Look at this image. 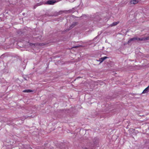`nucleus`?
<instances>
[{"mask_svg": "<svg viewBox=\"0 0 149 149\" xmlns=\"http://www.w3.org/2000/svg\"><path fill=\"white\" fill-rule=\"evenodd\" d=\"M30 46H32L33 45H34V44L33 43H31L30 44Z\"/></svg>", "mask_w": 149, "mask_h": 149, "instance_id": "18", "label": "nucleus"}, {"mask_svg": "<svg viewBox=\"0 0 149 149\" xmlns=\"http://www.w3.org/2000/svg\"><path fill=\"white\" fill-rule=\"evenodd\" d=\"M148 39H149V37L146 38H141V41L146 40Z\"/></svg>", "mask_w": 149, "mask_h": 149, "instance_id": "10", "label": "nucleus"}, {"mask_svg": "<svg viewBox=\"0 0 149 149\" xmlns=\"http://www.w3.org/2000/svg\"><path fill=\"white\" fill-rule=\"evenodd\" d=\"M37 7V5H35L34 6L33 8H36Z\"/></svg>", "mask_w": 149, "mask_h": 149, "instance_id": "17", "label": "nucleus"}, {"mask_svg": "<svg viewBox=\"0 0 149 149\" xmlns=\"http://www.w3.org/2000/svg\"><path fill=\"white\" fill-rule=\"evenodd\" d=\"M68 12V13H73L75 11V9L74 8H73L72 9L70 10H68L65 11Z\"/></svg>", "mask_w": 149, "mask_h": 149, "instance_id": "6", "label": "nucleus"}, {"mask_svg": "<svg viewBox=\"0 0 149 149\" xmlns=\"http://www.w3.org/2000/svg\"><path fill=\"white\" fill-rule=\"evenodd\" d=\"M0 111H2L0 109Z\"/></svg>", "mask_w": 149, "mask_h": 149, "instance_id": "23", "label": "nucleus"}, {"mask_svg": "<svg viewBox=\"0 0 149 149\" xmlns=\"http://www.w3.org/2000/svg\"><path fill=\"white\" fill-rule=\"evenodd\" d=\"M108 57L107 56H104L103 57H102L99 59V61L100 62V63L102 62L104 60L108 58Z\"/></svg>", "mask_w": 149, "mask_h": 149, "instance_id": "5", "label": "nucleus"}, {"mask_svg": "<svg viewBox=\"0 0 149 149\" xmlns=\"http://www.w3.org/2000/svg\"><path fill=\"white\" fill-rule=\"evenodd\" d=\"M56 1L55 0H49L44 3L45 4L53 5L56 2Z\"/></svg>", "mask_w": 149, "mask_h": 149, "instance_id": "2", "label": "nucleus"}, {"mask_svg": "<svg viewBox=\"0 0 149 149\" xmlns=\"http://www.w3.org/2000/svg\"><path fill=\"white\" fill-rule=\"evenodd\" d=\"M97 60V61H99V60Z\"/></svg>", "mask_w": 149, "mask_h": 149, "instance_id": "22", "label": "nucleus"}, {"mask_svg": "<svg viewBox=\"0 0 149 149\" xmlns=\"http://www.w3.org/2000/svg\"><path fill=\"white\" fill-rule=\"evenodd\" d=\"M149 91V85L143 91L142 93H147Z\"/></svg>", "mask_w": 149, "mask_h": 149, "instance_id": "4", "label": "nucleus"}, {"mask_svg": "<svg viewBox=\"0 0 149 149\" xmlns=\"http://www.w3.org/2000/svg\"><path fill=\"white\" fill-rule=\"evenodd\" d=\"M24 14H25L24 13H23V15H24Z\"/></svg>", "mask_w": 149, "mask_h": 149, "instance_id": "21", "label": "nucleus"}, {"mask_svg": "<svg viewBox=\"0 0 149 149\" xmlns=\"http://www.w3.org/2000/svg\"><path fill=\"white\" fill-rule=\"evenodd\" d=\"M73 17L74 18H79L78 17H77L75 16H73Z\"/></svg>", "mask_w": 149, "mask_h": 149, "instance_id": "16", "label": "nucleus"}, {"mask_svg": "<svg viewBox=\"0 0 149 149\" xmlns=\"http://www.w3.org/2000/svg\"><path fill=\"white\" fill-rule=\"evenodd\" d=\"M47 44L46 43H40L37 44V45L39 46H42L43 45H46Z\"/></svg>", "mask_w": 149, "mask_h": 149, "instance_id": "11", "label": "nucleus"}, {"mask_svg": "<svg viewBox=\"0 0 149 149\" xmlns=\"http://www.w3.org/2000/svg\"><path fill=\"white\" fill-rule=\"evenodd\" d=\"M83 17H84L85 18H86L87 16H86V15L85 14H83V15H82L80 17H79L81 18H82Z\"/></svg>", "mask_w": 149, "mask_h": 149, "instance_id": "14", "label": "nucleus"}, {"mask_svg": "<svg viewBox=\"0 0 149 149\" xmlns=\"http://www.w3.org/2000/svg\"><path fill=\"white\" fill-rule=\"evenodd\" d=\"M33 91L32 90H30V89H27V90H24L23 91V92H26V93H30V92H33Z\"/></svg>", "mask_w": 149, "mask_h": 149, "instance_id": "7", "label": "nucleus"}, {"mask_svg": "<svg viewBox=\"0 0 149 149\" xmlns=\"http://www.w3.org/2000/svg\"><path fill=\"white\" fill-rule=\"evenodd\" d=\"M43 4V2H41L40 3H38L37 4H36V5H37V6H40L42 4Z\"/></svg>", "mask_w": 149, "mask_h": 149, "instance_id": "13", "label": "nucleus"}, {"mask_svg": "<svg viewBox=\"0 0 149 149\" xmlns=\"http://www.w3.org/2000/svg\"><path fill=\"white\" fill-rule=\"evenodd\" d=\"M78 24L77 22H74L72 24L69 28V30H70L74 27L75 26Z\"/></svg>", "mask_w": 149, "mask_h": 149, "instance_id": "3", "label": "nucleus"}, {"mask_svg": "<svg viewBox=\"0 0 149 149\" xmlns=\"http://www.w3.org/2000/svg\"><path fill=\"white\" fill-rule=\"evenodd\" d=\"M24 79L25 80H28L27 79H26V78H25V77H24Z\"/></svg>", "mask_w": 149, "mask_h": 149, "instance_id": "19", "label": "nucleus"}, {"mask_svg": "<svg viewBox=\"0 0 149 149\" xmlns=\"http://www.w3.org/2000/svg\"><path fill=\"white\" fill-rule=\"evenodd\" d=\"M139 41H141V38H139L137 37H135L134 38H130L127 42V44L129 45L130 43L134 42H138Z\"/></svg>", "mask_w": 149, "mask_h": 149, "instance_id": "1", "label": "nucleus"}, {"mask_svg": "<svg viewBox=\"0 0 149 149\" xmlns=\"http://www.w3.org/2000/svg\"><path fill=\"white\" fill-rule=\"evenodd\" d=\"M126 44H127V43H125V44H124V45H125Z\"/></svg>", "mask_w": 149, "mask_h": 149, "instance_id": "20", "label": "nucleus"}, {"mask_svg": "<svg viewBox=\"0 0 149 149\" xmlns=\"http://www.w3.org/2000/svg\"><path fill=\"white\" fill-rule=\"evenodd\" d=\"M119 22H113L111 24V26H114L117 25L118 23Z\"/></svg>", "mask_w": 149, "mask_h": 149, "instance_id": "12", "label": "nucleus"}, {"mask_svg": "<svg viewBox=\"0 0 149 149\" xmlns=\"http://www.w3.org/2000/svg\"><path fill=\"white\" fill-rule=\"evenodd\" d=\"M138 1L136 0H132L130 1V3L131 4H135L138 2Z\"/></svg>", "mask_w": 149, "mask_h": 149, "instance_id": "9", "label": "nucleus"}, {"mask_svg": "<svg viewBox=\"0 0 149 149\" xmlns=\"http://www.w3.org/2000/svg\"><path fill=\"white\" fill-rule=\"evenodd\" d=\"M81 46H82L81 45H79V46H74V47H72V48H78V47H81Z\"/></svg>", "mask_w": 149, "mask_h": 149, "instance_id": "15", "label": "nucleus"}, {"mask_svg": "<svg viewBox=\"0 0 149 149\" xmlns=\"http://www.w3.org/2000/svg\"><path fill=\"white\" fill-rule=\"evenodd\" d=\"M94 18L95 20H96L97 21H99L100 19V17L98 15H96Z\"/></svg>", "mask_w": 149, "mask_h": 149, "instance_id": "8", "label": "nucleus"}]
</instances>
